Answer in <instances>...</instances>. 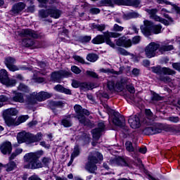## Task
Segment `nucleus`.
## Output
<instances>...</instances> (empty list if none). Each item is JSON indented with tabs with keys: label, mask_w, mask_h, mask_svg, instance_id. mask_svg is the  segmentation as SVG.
<instances>
[{
	"label": "nucleus",
	"mask_w": 180,
	"mask_h": 180,
	"mask_svg": "<svg viewBox=\"0 0 180 180\" xmlns=\"http://www.w3.org/2000/svg\"><path fill=\"white\" fill-rule=\"evenodd\" d=\"M146 115L147 116V118L145 119L144 122L148 124V126H150L149 127H146L143 129V133L146 136H150L153 134H158V133H162V130H165L166 131H174V128L171 127H168L167 129H165V127L161 124H157L154 123L153 124V122H154V120L155 119V115L153 114V112H151V110H146Z\"/></svg>",
	"instance_id": "f257e3e1"
},
{
	"label": "nucleus",
	"mask_w": 180,
	"mask_h": 180,
	"mask_svg": "<svg viewBox=\"0 0 180 180\" xmlns=\"http://www.w3.org/2000/svg\"><path fill=\"white\" fill-rule=\"evenodd\" d=\"M43 154H44L43 150L27 153L24 156V160L27 164L25 165L24 168H27V169H38L39 168H43L41 162L39 160V158H40Z\"/></svg>",
	"instance_id": "f03ea898"
},
{
	"label": "nucleus",
	"mask_w": 180,
	"mask_h": 180,
	"mask_svg": "<svg viewBox=\"0 0 180 180\" xmlns=\"http://www.w3.org/2000/svg\"><path fill=\"white\" fill-rule=\"evenodd\" d=\"M74 110L75 112V115L72 114V117L77 119L80 124H84V126H89L91 121L89 119H86V117L85 116H89L91 112H89L88 110L83 108L82 106L79 104L75 105Z\"/></svg>",
	"instance_id": "7ed1b4c3"
},
{
	"label": "nucleus",
	"mask_w": 180,
	"mask_h": 180,
	"mask_svg": "<svg viewBox=\"0 0 180 180\" xmlns=\"http://www.w3.org/2000/svg\"><path fill=\"white\" fill-rule=\"evenodd\" d=\"M103 160V155L101 154L99 152H92L88 157V162L85 165V169L90 172V174H95V171L98 169V167H96V164L99 162V161H102Z\"/></svg>",
	"instance_id": "20e7f679"
},
{
	"label": "nucleus",
	"mask_w": 180,
	"mask_h": 180,
	"mask_svg": "<svg viewBox=\"0 0 180 180\" xmlns=\"http://www.w3.org/2000/svg\"><path fill=\"white\" fill-rule=\"evenodd\" d=\"M20 37H25L22 39V46L25 47H31L34 44V39L39 37V34L36 32L30 29H23L18 32Z\"/></svg>",
	"instance_id": "39448f33"
},
{
	"label": "nucleus",
	"mask_w": 180,
	"mask_h": 180,
	"mask_svg": "<svg viewBox=\"0 0 180 180\" xmlns=\"http://www.w3.org/2000/svg\"><path fill=\"white\" fill-rule=\"evenodd\" d=\"M162 26L161 25H153L151 21L147 20L143 21V25L141 26V30L145 36H151V33L158 34L161 33Z\"/></svg>",
	"instance_id": "423d86ee"
},
{
	"label": "nucleus",
	"mask_w": 180,
	"mask_h": 180,
	"mask_svg": "<svg viewBox=\"0 0 180 180\" xmlns=\"http://www.w3.org/2000/svg\"><path fill=\"white\" fill-rule=\"evenodd\" d=\"M129 82V79L127 77H122L120 81L117 82L115 86V82L109 81L107 83V88L111 92L113 91H117V92H121V91L124 89V86H126V84Z\"/></svg>",
	"instance_id": "0eeeda50"
},
{
	"label": "nucleus",
	"mask_w": 180,
	"mask_h": 180,
	"mask_svg": "<svg viewBox=\"0 0 180 180\" xmlns=\"http://www.w3.org/2000/svg\"><path fill=\"white\" fill-rule=\"evenodd\" d=\"M0 81L1 84H4L6 86H15L16 85V80L9 79L8 72L5 69L0 70Z\"/></svg>",
	"instance_id": "6e6552de"
},
{
	"label": "nucleus",
	"mask_w": 180,
	"mask_h": 180,
	"mask_svg": "<svg viewBox=\"0 0 180 180\" xmlns=\"http://www.w3.org/2000/svg\"><path fill=\"white\" fill-rule=\"evenodd\" d=\"M152 72L158 75H175L176 72L169 68H162L161 66H154L151 68Z\"/></svg>",
	"instance_id": "1a4fd4ad"
},
{
	"label": "nucleus",
	"mask_w": 180,
	"mask_h": 180,
	"mask_svg": "<svg viewBox=\"0 0 180 180\" xmlns=\"http://www.w3.org/2000/svg\"><path fill=\"white\" fill-rule=\"evenodd\" d=\"M160 49V44L155 42L150 43L145 49V54L148 58H153L157 54V50Z\"/></svg>",
	"instance_id": "9d476101"
},
{
	"label": "nucleus",
	"mask_w": 180,
	"mask_h": 180,
	"mask_svg": "<svg viewBox=\"0 0 180 180\" xmlns=\"http://www.w3.org/2000/svg\"><path fill=\"white\" fill-rule=\"evenodd\" d=\"M146 12H147L148 15H149L150 18L154 19L156 22H160V23H163L164 25H168V21L162 18H160L157 15L158 13V9L157 8H146L145 9Z\"/></svg>",
	"instance_id": "9b49d317"
},
{
	"label": "nucleus",
	"mask_w": 180,
	"mask_h": 180,
	"mask_svg": "<svg viewBox=\"0 0 180 180\" xmlns=\"http://www.w3.org/2000/svg\"><path fill=\"white\" fill-rule=\"evenodd\" d=\"M105 129V122H99L98 124V127L91 130L94 140H99L102 136V133H103Z\"/></svg>",
	"instance_id": "f8f14e48"
},
{
	"label": "nucleus",
	"mask_w": 180,
	"mask_h": 180,
	"mask_svg": "<svg viewBox=\"0 0 180 180\" xmlns=\"http://www.w3.org/2000/svg\"><path fill=\"white\" fill-rule=\"evenodd\" d=\"M15 63H16V59H15V58L8 56V57H6L4 59V64L6 67H7V68L10 71H12L13 72H15V71H19L20 70L19 67L15 65Z\"/></svg>",
	"instance_id": "ddd939ff"
},
{
	"label": "nucleus",
	"mask_w": 180,
	"mask_h": 180,
	"mask_svg": "<svg viewBox=\"0 0 180 180\" xmlns=\"http://www.w3.org/2000/svg\"><path fill=\"white\" fill-rule=\"evenodd\" d=\"M103 34H105V41L106 44H108V46L110 47H112V49H115V47H116V45H115V43H113L112 40H110V37L117 38L122 36V34H119L117 32H110L109 31L103 32Z\"/></svg>",
	"instance_id": "4468645a"
},
{
	"label": "nucleus",
	"mask_w": 180,
	"mask_h": 180,
	"mask_svg": "<svg viewBox=\"0 0 180 180\" xmlns=\"http://www.w3.org/2000/svg\"><path fill=\"white\" fill-rule=\"evenodd\" d=\"M17 140L18 144H22V143L30 144V133H27L26 131L18 133L17 135Z\"/></svg>",
	"instance_id": "2eb2a0df"
},
{
	"label": "nucleus",
	"mask_w": 180,
	"mask_h": 180,
	"mask_svg": "<svg viewBox=\"0 0 180 180\" xmlns=\"http://www.w3.org/2000/svg\"><path fill=\"white\" fill-rule=\"evenodd\" d=\"M112 122L115 126H118L123 130H127V127H126V120H124V117L122 115L115 116Z\"/></svg>",
	"instance_id": "dca6fc26"
},
{
	"label": "nucleus",
	"mask_w": 180,
	"mask_h": 180,
	"mask_svg": "<svg viewBox=\"0 0 180 180\" xmlns=\"http://www.w3.org/2000/svg\"><path fill=\"white\" fill-rule=\"evenodd\" d=\"M25 8H26V4L23 2H18L15 4L11 10V15H19L20 13V12H22V11H23V9H25Z\"/></svg>",
	"instance_id": "f3484780"
},
{
	"label": "nucleus",
	"mask_w": 180,
	"mask_h": 180,
	"mask_svg": "<svg viewBox=\"0 0 180 180\" xmlns=\"http://www.w3.org/2000/svg\"><path fill=\"white\" fill-rule=\"evenodd\" d=\"M116 45L120 47L128 49L131 47V39H128L126 37H122L116 40Z\"/></svg>",
	"instance_id": "a211bd4d"
},
{
	"label": "nucleus",
	"mask_w": 180,
	"mask_h": 180,
	"mask_svg": "<svg viewBox=\"0 0 180 180\" xmlns=\"http://www.w3.org/2000/svg\"><path fill=\"white\" fill-rule=\"evenodd\" d=\"M0 151L4 155L11 154V153H12V143L9 141L4 142L0 145Z\"/></svg>",
	"instance_id": "6ab92c4d"
},
{
	"label": "nucleus",
	"mask_w": 180,
	"mask_h": 180,
	"mask_svg": "<svg viewBox=\"0 0 180 180\" xmlns=\"http://www.w3.org/2000/svg\"><path fill=\"white\" fill-rule=\"evenodd\" d=\"M128 123L131 129H139L140 127V118L137 116H130L128 119Z\"/></svg>",
	"instance_id": "aec40b11"
},
{
	"label": "nucleus",
	"mask_w": 180,
	"mask_h": 180,
	"mask_svg": "<svg viewBox=\"0 0 180 180\" xmlns=\"http://www.w3.org/2000/svg\"><path fill=\"white\" fill-rule=\"evenodd\" d=\"M63 15V11L58 9L56 7H51L49 8V16L53 18L54 19H58Z\"/></svg>",
	"instance_id": "412c9836"
},
{
	"label": "nucleus",
	"mask_w": 180,
	"mask_h": 180,
	"mask_svg": "<svg viewBox=\"0 0 180 180\" xmlns=\"http://www.w3.org/2000/svg\"><path fill=\"white\" fill-rule=\"evenodd\" d=\"M13 94L14 96L13 97V101L14 102H18L19 103H25V96L20 92L13 91Z\"/></svg>",
	"instance_id": "4be33fe9"
},
{
	"label": "nucleus",
	"mask_w": 180,
	"mask_h": 180,
	"mask_svg": "<svg viewBox=\"0 0 180 180\" xmlns=\"http://www.w3.org/2000/svg\"><path fill=\"white\" fill-rule=\"evenodd\" d=\"M54 91L56 92H60V94H65L66 95H72L71 90L64 87L61 84H57L53 87Z\"/></svg>",
	"instance_id": "5701e85b"
},
{
	"label": "nucleus",
	"mask_w": 180,
	"mask_h": 180,
	"mask_svg": "<svg viewBox=\"0 0 180 180\" xmlns=\"http://www.w3.org/2000/svg\"><path fill=\"white\" fill-rule=\"evenodd\" d=\"M32 99H35L36 101H38V102H42V101H44L43 91H41L39 93L33 92L32 94H30V103H33V102H32Z\"/></svg>",
	"instance_id": "b1692460"
},
{
	"label": "nucleus",
	"mask_w": 180,
	"mask_h": 180,
	"mask_svg": "<svg viewBox=\"0 0 180 180\" xmlns=\"http://www.w3.org/2000/svg\"><path fill=\"white\" fill-rule=\"evenodd\" d=\"M18 113V110L15 108H8L4 111L3 117H12V116H16Z\"/></svg>",
	"instance_id": "393cba45"
},
{
	"label": "nucleus",
	"mask_w": 180,
	"mask_h": 180,
	"mask_svg": "<svg viewBox=\"0 0 180 180\" xmlns=\"http://www.w3.org/2000/svg\"><path fill=\"white\" fill-rule=\"evenodd\" d=\"M5 123L7 124V126H19V123L16 121V118H13L12 117H3Z\"/></svg>",
	"instance_id": "a878e982"
},
{
	"label": "nucleus",
	"mask_w": 180,
	"mask_h": 180,
	"mask_svg": "<svg viewBox=\"0 0 180 180\" xmlns=\"http://www.w3.org/2000/svg\"><path fill=\"white\" fill-rule=\"evenodd\" d=\"M172 50H174V46L169 45L168 44H163L161 46L159 45V51L162 54H164L165 51H171Z\"/></svg>",
	"instance_id": "bb28decb"
},
{
	"label": "nucleus",
	"mask_w": 180,
	"mask_h": 180,
	"mask_svg": "<svg viewBox=\"0 0 180 180\" xmlns=\"http://www.w3.org/2000/svg\"><path fill=\"white\" fill-rule=\"evenodd\" d=\"M141 4V0H125V6H133L139 8Z\"/></svg>",
	"instance_id": "cd10ccee"
},
{
	"label": "nucleus",
	"mask_w": 180,
	"mask_h": 180,
	"mask_svg": "<svg viewBox=\"0 0 180 180\" xmlns=\"http://www.w3.org/2000/svg\"><path fill=\"white\" fill-rule=\"evenodd\" d=\"M41 139H43V134H41V132H39L36 135L30 134V144H32V143L40 141H41Z\"/></svg>",
	"instance_id": "c85d7f7f"
},
{
	"label": "nucleus",
	"mask_w": 180,
	"mask_h": 180,
	"mask_svg": "<svg viewBox=\"0 0 180 180\" xmlns=\"http://www.w3.org/2000/svg\"><path fill=\"white\" fill-rule=\"evenodd\" d=\"M105 40L106 38H105V34L104 35L99 34L91 40V43H93V44H102L103 43H105Z\"/></svg>",
	"instance_id": "c756f323"
},
{
	"label": "nucleus",
	"mask_w": 180,
	"mask_h": 180,
	"mask_svg": "<svg viewBox=\"0 0 180 180\" xmlns=\"http://www.w3.org/2000/svg\"><path fill=\"white\" fill-rule=\"evenodd\" d=\"M71 117H73L72 115H66L63 120H62V124L64 127H71L72 126V122H71Z\"/></svg>",
	"instance_id": "7c9ffc66"
},
{
	"label": "nucleus",
	"mask_w": 180,
	"mask_h": 180,
	"mask_svg": "<svg viewBox=\"0 0 180 180\" xmlns=\"http://www.w3.org/2000/svg\"><path fill=\"white\" fill-rule=\"evenodd\" d=\"M51 78V81H53V82H60V81H61V78L63 77H61V74L59 70L52 73Z\"/></svg>",
	"instance_id": "2f4dec72"
},
{
	"label": "nucleus",
	"mask_w": 180,
	"mask_h": 180,
	"mask_svg": "<svg viewBox=\"0 0 180 180\" xmlns=\"http://www.w3.org/2000/svg\"><path fill=\"white\" fill-rule=\"evenodd\" d=\"M98 58H99V56H98V54L94 53H89L86 56V60H87V61H89L90 63H95V62L98 61Z\"/></svg>",
	"instance_id": "473e14b6"
},
{
	"label": "nucleus",
	"mask_w": 180,
	"mask_h": 180,
	"mask_svg": "<svg viewBox=\"0 0 180 180\" xmlns=\"http://www.w3.org/2000/svg\"><path fill=\"white\" fill-rule=\"evenodd\" d=\"M18 91L23 92L24 94H29L30 92V89L26 84L20 83L18 86Z\"/></svg>",
	"instance_id": "72a5a7b5"
},
{
	"label": "nucleus",
	"mask_w": 180,
	"mask_h": 180,
	"mask_svg": "<svg viewBox=\"0 0 180 180\" xmlns=\"http://www.w3.org/2000/svg\"><path fill=\"white\" fill-rule=\"evenodd\" d=\"M4 167L6 168V171H7V172H11V171H13V169H15V168H16V162H15L14 161H10Z\"/></svg>",
	"instance_id": "f704fd0d"
},
{
	"label": "nucleus",
	"mask_w": 180,
	"mask_h": 180,
	"mask_svg": "<svg viewBox=\"0 0 180 180\" xmlns=\"http://www.w3.org/2000/svg\"><path fill=\"white\" fill-rule=\"evenodd\" d=\"M114 162L115 164H116V165H119L121 167H129V165L127 164V162H126V160H124V159L122 158H118L115 159L114 160Z\"/></svg>",
	"instance_id": "c9c22d12"
},
{
	"label": "nucleus",
	"mask_w": 180,
	"mask_h": 180,
	"mask_svg": "<svg viewBox=\"0 0 180 180\" xmlns=\"http://www.w3.org/2000/svg\"><path fill=\"white\" fill-rule=\"evenodd\" d=\"M39 18H49V16H50V8L47 10H40L39 11Z\"/></svg>",
	"instance_id": "e433bc0d"
},
{
	"label": "nucleus",
	"mask_w": 180,
	"mask_h": 180,
	"mask_svg": "<svg viewBox=\"0 0 180 180\" xmlns=\"http://www.w3.org/2000/svg\"><path fill=\"white\" fill-rule=\"evenodd\" d=\"M93 29H96L98 32H103L106 29V25L105 24H92Z\"/></svg>",
	"instance_id": "4c0bfd02"
},
{
	"label": "nucleus",
	"mask_w": 180,
	"mask_h": 180,
	"mask_svg": "<svg viewBox=\"0 0 180 180\" xmlns=\"http://www.w3.org/2000/svg\"><path fill=\"white\" fill-rule=\"evenodd\" d=\"M80 89L82 91H89V89H92V84L86 82L81 83Z\"/></svg>",
	"instance_id": "58836bf2"
},
{
	"label": "nucleus",
	"mask_w": 180,
	"mask_h": 180,
	"mask_svg": "<svg viewBox=\"0 0 180 180\" xmlns=\"http://www.w3.org/2000/svg\"><path fill=\"white\" fill-rule=\"evenodd\" d=\"M41 161V162L42 165V168L43 167H49V165H50V164L51 163V159L47 157L42 158Z\"/></svg>",
	"instance_id": "ea45409f"
},
{
	"label": "nucleus",
	"mask_w": 180,
	"mask_h": 180,
	"mask_svg": "<svg viewBox=\"0 0 180 180\" xmlns=\"http://www.w3.org/2000/svg\"><path fill=\"white\" fill-rule=\"evenodd\" d=\"M100 4L101 6H110L113 8V1L112 0H101Z\"/></svg>",
	"instance_id": "a19ab883"
},
{
	"label": "nucleus",
	"mask_w": 180,
	"mask_h": 180,
	"mask_svg": "<svg viewBox=\"0 0 180 180\" xmlns=\"http://www.w3.org/2000/svg\"><path fill=\"white\" fill-rule=\"evenodd\" d=\"M159 79L162 81V82H165V84H168V82H171V81H172V79H171L169 76H165L162 75H160Z\"/></svg>",
	"instance_id": "79ce46f5"
},
{
	"label": "nucleus",
	"mask_w": 180,
	"mask_h": 180,
	"mask_svg": "<svg viewBox=\"0 0 180 180\" xmlns=\"http://www.w3.org/2000/svg\"><path fill=\"white\" fill-rule=\"evenodd\" d=\"M126 146V150H127V151H129V153H133V151H134V148L133 147V143H131V141H127L125 143Z\"/></svg>",
	"instance_id": "37998d69"
},
{
	"label": "nucleus",
	"mask_w": 180,
	"mask_h": 180,
	"mask_svg": "<svg viewBox=\"0 0 180 180\" xmlns=\"http://www.w3.org/2000/svg\"><path fill=\"white\" fill-rule=\"evenodd\" d=\"M118 54H121V56H130V52L127 51L126 49L123 48H117Z\"/></svg>",
	"instance_id": "c03bdc74"
},
{
	"label": "nucleus",
	"mask_w": 180,
	"mask_h": 180,
	"mask_svg": "<svg viewBox=\"0 0 180 180\" xmlns=\"http://www.w3.org/2000/svg\"><path fill=\"white\" fill-rule=\"evenodd\" d=\"M112 6H115V5H119V6H126V0H112Z\"/></svg>",
	"instance_id": "a18cd8bd"
},
{
	"label": "nucleus",
	"mask_w": 180,
	"mask_h": 180,
	"mask_svg": "<svg viewBox=\"0 0 180 180\" xmlns=\"http://www.w3.org/2000/svg\"><path fill=\"white\" fill-rule=\"evenodd\" d=\"M79 155V148L78 146H75L72 153L71 154L72 158H75Z\"/></svg>",
	"instance_id": "49530a36"
},
{
	"label": "nucleus",
	"mask_w": 180,
	"mask_h": 180,
	"mask_svg": "<svg viewBox=\"0 0 180 180\" xmlns=\"http://www.w3.org/2000/svg\"><path fill=\"white\" fill-rule=\"evenodd\" d=\"M27 119H29V115H22L18 118L17 123H18V124H20V123H25Z\"/></svg>",
	"instance_id": "de8ad7c7"
},
{
	"label": "nucleus",
	"mask_w": 180,
	"mask_h": 180,
	"mask_svg": "<svg viewBox=\"0 0 180 180\" xmlns=\"http://www.w3.org/2000/svg\"><path fill=\"white\" fill-rule=\"evenodd\" d=\"M60 72V76L62 78H67L68 77H71V72H68L66 70H59Z\"/></svg>",
	"instance_id": "09e8293b"
},
{
	"label": "nucleus",
	"mask_w": 180,
	"mask_h": 180,
	"mask_svg": "<svg viewBox=\"0 0 180 180\" xmlns=\"http://www.w3.org/2000/svg\"><path fill=\"white\" fill-rule=\"evenodd\" d=\"M129 79H128V82L127 84H126V89H127V91L129 92H130V94H134V92H136V91L134 90V86H133V85L131 84H129Z\"/></svg>",
	"instance_id": "8fccbe9b"
},
{
	"label": "nucleus",
	"mask_w": 180,
	"mask_h": 180,
	"mask_svg": "<svg viewBox=\"0 0 180 180\" xmlns=\"http://www.w3.org/2000/svg\"><path fill=\"white\" fill-rule=\"evenodd\" d=\"M8 97L6 96H0V108H2L5 104V102H7L8 101Z\"/></svg>",
	"instance_id": "3c124183"
},
{
	"label": "nucleus",
	"mask_w": 180,
	"mask_h": 180,
	"mask_svg": "<svg viewBox=\"0 0 180 180\" xmlns=\"http://www.w3.org/2000/svg\"><path fill=\"white\" fill-rule=\"evenodd\" d=\"M124 29V27H123L117 24H115L112 27L113 32H123Z\"/></svg>",
	"instance_id": "603ef678"
},
{
	"label": "nucleus",
	"mask_w": 180,
	"mask_h": 180,
	"mask_svg": "<svg viewBox=\"0 0 180 180\" xmlns=\"http://www.w3.org/2000/svg\"><path fill=\"white\" fill-rule=\"evenodd\" d=\"M86 75L89 77H91L92 78H98V74L96 72L91 71V70H87L86 72Z\"/></svg>",
	"instance_id": "864d4df0"
},
{
	"label": "nucleus",
	"mask_w": 180,
	"mask_h": 180,
	"mask_svg": "<svg viewBox=\"0 0 180 180\" xmlns=\"http://www.w3.org/2000/svg\"><path fill=\"white\" fill-rule=\"evenodd\" d=\"M129 17H124V19L125 20H129V19H131L133 18H137L139 16V14L136 13H129L128 14Z\"/></svg>",
	"instance_id": "5fc2aeb1"
},
{
	"label": "nucleus",
	"mask_w": 180,
	"mask_h": 180,
	"mask_svg": "<svg viewBox=\"0 0 180 180\" xmlns=\"http://www.w3.org/2000/svg\"><path fill=\"white\" fill-rule=\"evenodd\" d=\"M89 13H91V15H98V13H101V9L98 8H91L89 10Z\"/></svg>",
	"instance_id": "6e6d98bb"
},
{
	"label": "nucleus",
	"mask_w": 180,
	"mask_h": 180,
	"mask_svg": "<svg viewBox=\"0 0 180 180\" xmlns=\"http://www.w3.org/2000/svg\"><path fill=\"white\" fill-rule=\"evenodd\" d=\"M51 96H53V94L47 93L46 91H42L43 101H46V99H50Z\"/></svg>",
	"instance_id": "4d7b16f0"
},
{
	"label": "nucleus",
	"mask_w": 180,
	"mask_h": 180,
	"mask_svg": "<svg viewBox=\"0 0 180 180\" xmlns=\"http://www.w3.org/2000/svg\"><path fill=\"white\" fill-rule=\"evenodd\" d=\"M141 40V38H140V36H135L134 38H132L131 45L132 44H139V43H140Z\"/></svg>",
	"instance_id": "13d9d810"
},
{
	"label": "nucleus",
	"mask_w": 180,
	"mask_h": 180,
	"mask_svg": "<svg viewBox=\"0 0 180 180\" xmlns=\"http://www.w3.org/2000/svg\"><path fill=\"white\" fill-rule=\"evenodd\" d=\"M167 120H169V122H172V123H178V122H179V117L172 116L169 117Z\"/></svg>",
	"instance_id": "bf43d9fd"
},
{
	"label": "nucleus",
	"mask_w": 180,
	"mask_h": 180,
	"mask_svg": "<svg viewBox=\"0 0 180 180\" xmlns=\"http://www.w3.org/2000/svg\"><path fill=\"white\" fill-rule=\"evenodd\" d=\"M73 58L74 60H75V61H78V63H81L82 64H84L85 63V60H84V58H82V57L79 56H74Z\"/></svg>",
	"instance_id": "052dcab7"
},
{
	"label": "nucleus",
	"mask_w": 180,
	"mask_h": 180,
	"mask_svg": "<svg viewBox=\"0 0 180 180\" xmlns=\"http://www.w3.org/2000/svg\"><path fill=\"white\" fill-rule=\"evenodd\" d=\"M91 39H92V37H91V36H84L81 38V41H82V43H88V42L91 41Z\"/></svg>",
	"instance_id": "680f3d73"
},
{
	"label": "nucleus",
	"mask_w": 180,
	"mask_h": 180,
	"mask_svg": "<svg viewBox=\"0 0 180 180\" xmlns=\"http://www.w3.org/2000/svg\"><path fill=\"white\" fill-rule=\"evenodd\" d=\"M151 99L152 101H161L162 98L160 95L153 93Z\"/></svg>",
	"instance_id": "e2e57ef3"
},
{
	"label": "nucleus",
	"mask_w": 180,
	"mask_h": 180,
	"mask_svg": "<svg viewBox=\"0 0 180 180\" xmlns=\"http://www.w3.org/2000/svg\"><path fill=\"white\" fill-rule=\"evenodd\" d=\"M71 70H72V72H74L75 74H81V69H79L77 66H72L71 68Z\"/></svg>",
	"instance_id": "0e129e2a"
},
{
	"label": "nucleus",
	"mask_w": 180,
	"mask_h": 180,
	"mask_svg": "<svg viewBox=\"0 0 180 180\" xmlns=\"http://www.w3.org/2000/svg\"><path fill=\"white\" fill-rule=\"evenodd\" d=\"M72 86H73V88H81V83L78 81L74 80L72 82Z\"/></svg>",
	"instance_id": "69168bd1"
},
{
	"label": "nucleus",
	"mask_w": 180,
	"mask_h": 180,
	"mask_svg": "<svg viewBox=\"0 0 180 180\" xmlns=\"http://www.w3.org/2000/svg\"><path fill=\"white\" fill-rule=\"evenodd\" d=\"M103 106L105 109H106L107 112L109 113H113V110H111L110 108H109V105H108V104L104 103L103 104Z\"/></svg>",
	"instance_id": "338daca9"
},
{
	"label": "nucleus",
	"mask_w": 180,
	"mask_h": 180,
	"mask_svg": "<svg viewBox=\"0 0 180 180\" xmlns=\"http://www.w3.org/2000/svg\"><path fill=\"white\" fill-rule=\"evenodd\" d=\"M172 67L174 68V70L180 71V63H173Z\"/></svg>",
	"instance_id": "774afa93"
}]
</instances>
